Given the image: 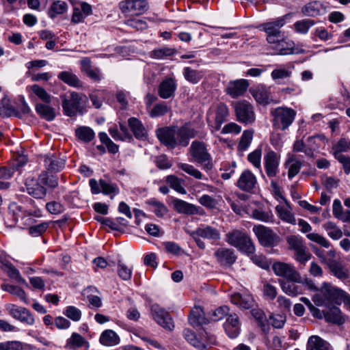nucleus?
Returning <instances> with one entry per match:
<instances>
[{"label":"nucleus","instance_id":"obj_1","mask_svg":"<svg viewBox=\"0 0 350 350\" xmlns=\"http://www.w3.org/2000/svg\"><path fill=\"white\" fill-rule=\"evenodd\" d=\"M58 185V178L47 172H42L37 179L28 178L25 183L23 191L34 198L43 199L47 193L46 187L54 189Z\"/></svg>","mask_w":350,"mask_h":350},{"label":"nucleus","instance_id":"obj_2","mask_svg":"<svg viewBox=\"0 0 350 350\" xmlns=\"http://www.w3.org/2000/svg\"><path fill=\"white\" fill-rule=\"evenodd\" d=\"M64 113L69 117L82 115L88 110V99L83 94L76 92L60 95Z\"/></svg>","mask_w":350,"mask_h":350},{"label":"nucleus","instance_id":"obj_3","mask_svg":"<svg viewBox=\"0 0 350 350\" xmlns=\"http://www.w3.org/2000/svg\"><path fill=\"white\" fill-rule=\"evenodd\" d=\"M273 127L279 131H285L294 122L297 112L291 107L280 106L270 111Z\"/></svg>","mask_w":350,"mask_h":350},{"label":"nucleus","instance_id":"obj_4","mask_svg":"<svg viewBox=\"0 0 350 350\" xmlns=\"http://www.w3.org/2000/svg\"><path fill=\"white\" fill-rule=\"evenodd\" d=\"M226 241L247 255H252L255 246L250 237L243 230H232L226 234Z\"/></svg>","mask_w":350,"mask_h":350},{"label":"nucleus","instance_id":"obj_5","mask_svg":"<svg viewBox=\"0 0 350 350\" xmlns=\"http://www.w3.org/2000/svg\"><path fill=\"white\" fill-rule=\"evenodd\" d=\"M342 295H344V291L324 282L319 293L313 296L312 300L318 306H327L331 302L340 303Z\"/></svg>","mask_w":350,"mask_h":350},{"label":"nucleus","instance_id":"obj_6","mask_svg":"<svg viewBox=\"0 0 350 350\" xmlns=\"http://www.w3.org/2000/svg\"><path fill=\"white\" fill-rule=\"evenodd\" d=\"M291 14H287L282 16L276 18L271 21L261 24L258 28L265 31L267 35V41L269 44L276 43L282 37L280 29L285 25L286 20Z\"/></svg>","mask_w":350,"mask_h":350},{"label":"nucleus","instance_id":"obj_7","mask_svg":"<svg viewBox=\"0 0 350 350\" xmlns=\"http://www.w3.org/2000/svg\"><path fill=\"white\" fill-rule=\"evenodd\" d=\"M190 153L194 161L200 163L204 169L210 170L213 167L211 156L204 142L193 141L190 146Z\"/></svg>","mask_w":350,"mask_h":350},{"label":"nucleus","instance_id":"obj_8","mask_svg":"<svg viewBox=\"0 0 350 350\" xmlns=\"http://www.w3.org/2000/svg\"><path fill=\"white\" fill-rule=\"evenodd\" d=\"M118 8L125 16H139L148 10L149 4L147 0H122Z\"/></svg>","mask_w":350,"mask_h":350},{"label":"nucleus","instance_id":"obj_9","mask_svg":"<svg viewBox=\"0 0 350 350\" xmlns=\"http://www.w3.org/2000/svg\"><path fill=\"white\" fill-rule=\"evenodd\" d=\"M229 116V109L226 105L219 103L215 109H211L207 113V122L215 130L219 131L222 124Z\"/></svg>","mask_w":350,"mask_h":350},{"label":"nucleus","instance_id":"obj_10","mask_svg":"<svg viewBox=\"0 0 350 350\" xmlns=\"http://www.w3.org/2000/svg\"><path fill=\"white\" fill-rule=\"evenodd\" d=\"M253 232L259 243L264 247H274L280 242V237L271 228L262 225L254 226Z\"/></svg>","mask_w":350,"mask_h":350},{"label":"nucleus","instance_id":"obj_11","mask_svg":"<svg viewBox=\"0 0 350 350\" xmlns=\"http://www.w3.org/2000/svg\"><path fill=\"white\" fill-rule=\"evenodd\" d=\"M237 120L243 124H250L254 122L256 117L253 106L247 100H241L234 104Z\"/></svg>","mask_w":350,"mask_h":350},{"label":"nucleus","instance_id":"obj_12","mask_svg":"<svg viewBox=\"0 0 350 350\" xmlns=\"http://www.w3.org/2000/svg\"><path fill=\"white\" fill-rule=\"evenodd\" d=\"M280 155L269 148L264 155V165L267 176L269 178L275 177L279 172Z\"/></svg>","mask_w":350,"mask_h":350},{"label":"nucleus","instance_id":"obj_13","mask_svg":"<svg viewBox=\"0 0 350 350\" xmlns=\"http://www.w3.org/2000/svg\"><path fill=\"white\" fill-rule=\"evenodd\" d=\"M272 268L275 275L278 276L293 282L300 281V274L295 269V267L290 264L278 262L273 265Z\"/></svg>","mask_w":350,"mask_h":350},{"label":"nucleus","instance_id":"obj_14","mask_svg":"<svg viewBox=\"0 0 350 350\" xmlns=\"http://www.w3.org/2000/svg\"><path fill=\"white\" fill-rule=\"evenodd\" d=\"M159 140L169 148L174 149L178 146L176 126L161 128L156 131Z\"/></svg>","mask_w":350,"mask_h":350},{"label":"nucleus","instance_id":"obj_15","mask_svg":"<svg viewBox=\"0 0 350 350\" xmlns=\"http://www.w3.org/2000/svg\"><path fill=\"white\" fill-rule=\"evenodd\" d=\"M198 135V132L192 126L190 122H186L180 127L176 126V137L178 146L186 147L189 140Z\"/></svg>","mask_w":350,"mask_h":350},{"label":"nucleus","instance_id":"obj_16","mask_svg":"<svg viewBox=\"0 0 350 350\" xmlns=\"http://www.w3.org/2000/svg\"><path fill=\"white\" fill-rule=\"evenodd\" d=\"M183 336L191 345L202 350L204 349L206 345H213L215 342L214 336H208L205 332L202 340H198L195 332L189 329H184Z\"/></svg>","mask_w":350,"mask_h":350},{"label":"nucleus","instance_id":"obj_17","mask_svg":"<svg viewBox=\"0 0 350 350\" xmlns=\"http://www.w3.org/2000/svg\"><path fill=\"white\" fill-rule=\"evenodd\" d=\"M151 313L154 320L165 329L172 330L174 328L172 319L168 312L157 304L151 306Z\"/></svg>","mask_w":350,"mask_h":350},{"label":"nucleus","instance_id":"obj_18","mask_svg":"<svg viewBox=\"0 0 350 350\" xmlns=\"http://www.w3.org/2000/svg\"><path fill=\"white\" fill-rule=\"evenodd\" d=\"M298 225L301 227L300 230L302 233H307L306 237L310 241L325 248H328L330 246L329 241L323 236L315 232L309 233L312 230V226L304 219H299L298 220Z\"/></svg>","mask_w":350,"mask_h":350},{"label":"nucleus","instance_id":"obj_19","mask_svg":"<svg viewBox=\"0 0 350 350\" xmlns=\"http://www.w3.org/2000/svg\"><path fill=\"white\" fill-rule=\"evenodd\" d=\"M12 207L22 212V214L20 216L21 222L23 226L28 228L36 224V218H40L42 217V210L39 208L36 207L33 209L22 211V207L18 206L16 204H13L10 208Z\"/></svg>","mask_w":350,"mask_h":350},{"label":"nucleus","instance_id":"obj_20","mask_svg":"<svg viewBox=\"0 0 350 350\" xmlns=\"http://www.w3.org/2000/svg\"><path fill=\"white\" fill-rule=\"evenodd\" d=\"M10 314L15 319L28 325H33L35 319L29 310L25 308L10 305L8 308Z\"/></svg>","mask_w":350,"mask_h":350},{"label":"nucleus","instance_id":"obj_21","mask_svg":"<svg viewBox=\"0 0 350 350\" xmlns=\"http://www.w3.org/2000/svg\"><path fill=\"white\" fill-rule=\"evenodd\" d=\"M257 184L256 176L250 170H244L239 176L236 185L243 191L251 192Z\"/></svg>","mask_w":350,"mask_h":350},{"label":"nucleus","instance_id":"obj_22","mask_svg":"<svg viewBox=\"0 0 350 350\" xmlns=\"http://www.w3.org/2000/svg\"><path fill=\"white\" fill-rule=\"evenodd\" d=\"M192 237H201L203 239L218 241L221 239L219 231L212 226L201 225L195 230L189 232Z\"/></svg>","mask_w":350,"mask_h":350},{"label":"nucleus","instance_id":"obj_23","mask_svg":"<svg viewBox=\"0 0 350 350\" xmlns=\"http://www.w3.org/2000/svg\"><path fill=\"white\" fill-rule=\"evenodd\" d=\"M230 301L241 309L248 310L254 305V299L250 293H234L230 296Z\"/></svg>","mask_w":350,"mask_h":350},{"label":"nucleus","instance_id":"obj_24","mask_svg":"<svg viewBox=\"0 0 350 350\" xmlns=\"http://www.w3.org/2000/svg\"><path fill=\"white\" fill-rule=\"evenodd\" d=\"M249 83L246 79H237L230 81L226 88V92L232 98H236L242 96L247 90Z\"/></svg>","mask_w":350,"mask_h":350},{"label":"nucleus","instance_id":"obj_25","mask_svg":"<svg viewBox=\"0 0 350 350\" xmlns=\"http://www.w3.org/2000/svg\"><path fill=\"white\" fill-rule=\"evenodd\" d=\"M281 199L284 201L285 206H276L275 211L278 217L284 222L295 225L296 219L295 215L291 213V206L288 201L283 196H281Z\"/></svg>","mask_w":350,"mask_h":350},{"label":"nucleus","instance_id":"obj_26","mask_svg":"<svg viewBox=\"0 0 350 350\" xmlns=\"http://www.w3.org/2000/svg\"><path fill=\"white\" fill-rule=\"evenodd\" d=\"M176 86L174 79L166 78L160 83L158 88V94L161 98L167 99L174 96Z\"/></svg>","mask_w":350,"mask_h":350},{"label":"nucleus","instance_id":"obj_27","mask_svg":"<svg viewBox=\"0 0 350 350\" xmlns=\"http://www.w3.org/2000/svg\"><path fill=\"white\" fill-rule=\"evenodd\" d=\"M214 256L221 265L230 266L236 260L234 251L228 248H219L215 252Z\"/></svg>","mask_w":350,"mask_h":350},{"label":"nucleus","instance_id":"obj_28","mask_svg":"<svg viewBox=\"0 0 350 350\" xmlns=\"http://www.w3.org/2000/svg\"><path fill=\"white\" fill-rule=\"evenodd\" d=\"M129 126L135 136L139 140H146L148 137V133L142 122L136 118H130L128 120Z\"/></svg>","mask_w":350,"mask_h":350},{"label":"nucleus","instance_id":"obj_29","mask_svg":"<svg viewBox=\"0 0 350 350\" xmlns=\"http://www.w3.org/2000/svg\"><path fill=\"white\" fill-rule=\"evenodd\" d=\"M44 162L46 168L51 172H59L65 166V159L54 154L46 155Z\"/></svg>","mask_w":350,"mask_h":350},{"label":"nucleus","instance_id":"obj_30","mask_svg":"<svg viewBox=\"0 0 350 350\" xmlns=\"http://www.w3.org/2000/svg\"><path fill=\"white\" fill-rule=\"evenodd\" d=\"M189 321L193 327H197L208 323L210 320L204 317V312L202 307L195 306L191 311Z\"/></svg>","mask_w":350,"mask_h":350},{"label":"nucleus","instance_id":"obj_31","mask_svg":"<svg viewBox=\"0 0 350 350\" xmlns=\"http://www.w3.org/2000/svg\"><path fill=\"white\" fill-rule=\"evenodd\" d=\"M327 265L332 273L337 278L345 280L349 277V271L340 262L333 259H328Z\"/></svg>","mask_w":350,"mask_h":350},{"label":"nucleus","instance_id":"obj_32","mask_svg":"<svg viewBox=\"0 0 350 350\" xmlns=\"http://www.w3.org/2000/svg\"><path fill=\"white\" fill-rule=\"evenodd\" d=\"M173 206L179 213L187 215H195L198 213V207L180 199H174Z\"/></svg>","mask_w":350,"mask_h":350},{"label":"nucleus","instance_id":"obj_33","mask_svg":"<svg viewBox=\"0 0 350 350\" xmlns=\"http://www.w3.org/2000/svg\"><path fill=\"white\" fill-rule=\"evenodd\" d=\"M83 347L88 349L90 347V344L85 338L78 333H72L71 336L66 340V348L68 349L76 350Z\"/></svg>","mask_w":350,"mask_h":350},{"label":"nucleus","instance_id":"obj_34","mask_svg":"<svg viewBox=\"0 0 350 350\" xmlns=\"http://www.w3.org/2000/svg\"><path fill=\"white\" fill-rule=\"evenodd\" d=\"M0 116L8 118L11 116L22 118V115L17 111L10 104V100L7 97H3L0 103Z\"/></svg>","mask_w":350,"mask_h":350},{"label":"nucleus","instance_id":"obj_35","mask_svg":"<svg viewBox=\"0 0 350 350\" xmlns=\"http://www.w3.org/2000/svg\"><path fill=\"white\" fill-rule=\"evenodd\" d=\"M306 350H331L329 344L318 336L308 338Z\"/></svg>","mask_w":350,"mask_h":350},{"label":"nucleus","instance_id":"obj_36","mask_svg":"<svg viewBox=\"0 0 350 350\" xmlns=\"http://www.w3.org/2000/svg\"><path fill=\"white\" fill-rule=\"evenodd\" d=\"M57 77L69 86L74 88H81L83 86V83L72 71L60 72L58 74Z\"/></svg>","mask_w":350,"mask_h":350},{"label":"nucleus","instance_id":"obj_37","mask_svg":"<svg viewBox=\"0 0 350 350\" xmlns=\"http://www.w3.org/2000/svg\"><path fill=\"white\" fill-rule=\"evenodd\" d=\"M297 283H301V280L299 282H293L287 280V281L281 282L280 285L282 291L286 294L292 297H295L302 293L301 286Z\"/></svg>","mask_w":350,"mask_h":350},{"label":"nucleus","instance_id":"obj_38","mask_svg":"<svg viewBox=\"0 0 350 350\" xmlns=\"http://www.w3.org/2000/svg\"><path fill=\"white\" fill-rule=\"evenodd\" d=\"M27 160L25 157H20L13 167H0V178L9 179L14 172V170H19L21 167L26 164Z\"/></svg>","mask_w":350,"mask_h":350},{"label":"nucleus","instance_id":"obj_39","mask_svg":"<svg viewBox=\"0 0 350 350\" xmlns=\"http://www.w3.org/2000/svg\"><path fill=\"white\" fill-rule=\"evenodd\" d=\"M252 94L260 104L267 105L269 103V92L264 85L257 86L252 90Z\"/></svg>","mask_w":350,"mask_h":350},{"label":"nucleus","instance_id":"obj_40","mask_svg":"<svg viewBox=\"0 0 350 350\" xmlns=\"http://www.w3.org/2000/svg\"><path fill=\"white\" fill-rule=\"evenodd\" d=\"M99 340L103 345L114 346L119 344L120 338L114 331L107 329L101 334Z\"/></svg>","mask_w":350,"mask_h":350},{"label":"nucleus","instance_id":"obj_41","mask_svg":"<svg viewBox=\"0 0 350 350\" xmlns=\"http://www.w3.org/2000/svg\"><path fill=\"white\" fill-rule=\"evenodd\" d=\"M323 8L322 4L317 1H313L306 4L301 9L304 15L310 17H316L321 14V10Z\"/></svg>","mask_w":350,"mask_h":350},{"label":"nucleus","instance_id":"obj_42","mask_svg":"<svg viewBox=\"0 0 350 350\" xmlns=\"http://www.w3.org/2000/svg\"><path fill=\"white\" fill-rule=\"evenodd\" d=\"M275 44L273 49L278 51V54L284 55L293 53L294 43L291 41H286L282 37L280 38V41Z\"/></svg>","mask_w":350,"mask_h":350},{"label":"nucleus","instance_id":"obj_43","mask_svg":"<svg viewBox=\"0 0 350 350\" xmlns=\"http://www.w3.org/2000/svg\"><path fill=\"white\" fill-rule=\"evenodd\" d=\"M183 74L187 81L196 84L203 78L204 72L203 70H194L190 67H185L183 69Z\"/></svg>","mask_w":350,"mask_h":350},{"label":"nucleus","instance_id":"obj_44","mask_svg":"<svg viewBox=\"0 0 350 350\" xmlns=\"http://www.w3.org/2000/svg\"><path fill=\"white\" fill-rule=\"evenodd\" d=\"M323 318L327 322L338 325H341L345 322V319L341 315V312L337 307H334L330 310L323 312Z\"/></svg>","mask_w":350,"mask_h":350},{"label":"nucleus","instance_id":"obj_45","mask_svg":"<svg viewBox=\"0 0 350 350\" xmlns=\"http://www.w3.org/2000/svg\"><path fill=\"white\" fill-rule=\"evenodd\" d=\"M333 156L343 155L342 152H348L350 150V139L341 137L332 146Z\"/></svg>","mask_w":350,"mask_h":350},{"label":"nucleus","instance_id":"obj_46","mask_svg":"<svg viewBox=\"0 0 350 350\" xmlns=\"http://www.w3.org/2000/svg\"><path fill=\"white\" fill-rule=\"evenodd\" d=\"M36 112L47 121H52L55 117V109L49 105L38 103L36 106Z\"/></svg>","mask_w":350,"mask_h":350},{"label":"nucleus","instance_id":"obj_47","mask_svg":"<svg viewBox=\"0 0 350 350\" xmlns=\"http://www.w3.org/2000/svg\"><path fill=\"white\" fill-rule=\"evenodd\" d=\"M254 130L249 129L243 132L238 144V150L244 152L250 147L254 137Z\"/></svg>","mask_w":350,"mask_h":350},{"label":"nucleus","instance_id":"obj_48","mask_svg":"<svg viewBox=\"0 0 350 350\" xmlns=\"http://www.w3.org/2000/svg\"><path fill=\"white\" fill-rule=\"evenodd\" d=\"M165 181L170 187L180 194H186L187 191L183 187L184 180L175 175H169Z\"/></svg>","mask_w":350,"mask_h":350},{"label":"nucleus","instance_id":"obj_49","mask_svg":"<svg viewBox=\"0 0 350 350\" xmlns=\"http://www.w3.org/2000/svg\"><path fill=\"white\" fill-rule=\"evenodd\" d=\"M3 269L7 273L8 275L14 279L18 283L27 284L26 281L21 276L19 271L10 262H6L3 264Z\"/></svg>","mask_w":350,"mask_h":350},{"label":"nucleus","instance_id":"obj_50","mask_svg":"<svg viewBox=\"0 0 350 350\" xmlns=\"http://www.w3.org/2000/svg\"><path fill=\"white\" fill-rule=\"evenodd\" d=\"M76 136L79 139L88 143L91 142L95 136L94 131L88 126H80L75 130Z\"/></svg>","mask_w":350,"mask_h":350},{"label":"nucleus","instance_id":"obj_51","mask_svg":"<svg viewBox=\"0 0 350 350\" xmlns=\"http://www.w3.org/2000/svg\"><path fill=\"white\" fill-rule=\"evenodd\" d=\"M146 204L150 206L152 211H153L158 217H162L167 213L168 210L167 206L163 202L154 198L149 200L146 202Z\"/></svg>","mask_w":350,"mask_h":350},{"label":"nucleus","instance_id":"obj_52","mask_svg":"<svg viewBox=\"0 0 350 350\" xmlns=\"http://www.w3.org/2000/svg\"><path fill=\"white\" fill-rule=\"evenodd\" d=\"M288 248L294 252L306 247L304 241L299 235H289L286 239Z\"/></svg>","mask_w":350,"mask_h":350},{"label":"nucleus","instance_id":"obj_53","mask_svg":"<svg viewBox=\"0 0 350 350\" xmlns=\"http://www.w3.org/2000/svg\"><path fill=\"white\" fill-rule=\"evenodd\" d=\"M292 70L290 68H286L284 65H280L273 70L271 77L273 80L284 79L291 77Z\"/></svg>","mask_w":350,"mask_h":350},{"label":"nucleus","instance_id":"obj_54","mask_svg":"<svg viewBox=\"0 0 350 350\" xmlns=\"http://www.w3.org/2000/svg\"><path fill=\"white\" fill-rule=\"evenodd\" d=\"M68 5L64 1H55L53 3L49 10V15L53 18L58 14H62L67 11Z\"/></svg>","mask_w":350,"mask_h":350},{"label":"nucleus","instance_id":"obj_55","mask_svg":"<svg viewBox=\"0 0 350 350\" xmlns=\"http://www.w3.org/2000/svg\"><path fill=\"white\" fill-rule=\"evenodd\" d=\"M323 228L327 231L328 236L334 240L340 239L342 236L341 229L332 221H327L323 224Z\"/></svg>","mask_w":350,"mask_h":350},{"label":"nucleus","instance_id":"obj_56","mask_svg":"<svg viewBox=\"0 0 350 350\" xmlns=\"http://www.w3.org/2000/svg\"><path fill=\"white\" fill-rule=\"evenodd\" d=\"M315 24L314 21L311 19H302L294 23V28L297 33L306 34L310 28Z\"/></svg>","mask_w":350,"mask_h":350},{"label":"nucleus","instance_id":"obj_57","mask_svg":"<svg viewBox=\"0 0 350 350\" xmlns=\"http://www.w3.org/2000/svg\"><path fill=\"white\" fill-rule=\"evenodd\" d=\"M3 290L10 293V294L18 297L21 301L27 303L25 292L19 286L10 284H3L1 286Z\"/></svg>","mask_w":350,"mask_h":350},{"label":"nucleus","instance_id":"obj_58","mask_svg":"<svg viewBox=\"0 0 350 350\" xmlns=\"http://www.w3.org/2000/svg\"><path fill=\"white\" fill-rule=\"evenodd\" d=\"M31 91L41 100L44 103H50L51 101V96L44 88L39 85L34 84L29 87Z\"/></svg>","mask_w":350,"mask_h":350},{"label":"nucleus","instance_id":"obj_59","mask_svg":"<svg viewBox=\"0 0 350 350\" xmlns=\"http://www.w3.org/2000/svg\"><path fill=\"white\" fill-rule=\"evenodd\" d=\"M262 145L247 155V160L257 169H261Z\"/></svg>","mask_w":350,"mask_h":350},{"label":"nucleus","instance_id":"obj_60","mask_svg":"<svg viewBox=\"0 0 350 350\" xmlns=\"http://www.w3.org/2000/svg\"><path fill=\"white\" fill-rule=\"evenodd\" d=\"M49 227V222L44 221L38 224H34L28 228V233L34 237L41 236Z\"/></svg>","mask_w":350,"mask_h":350},{"label":"nucleus","instance_id":"obj_61","mask_svg":"<svg viewBox=\"0 0 350 350\" xmlns=\"http://www.w3.org/2000/svg\"><path fill=\"white\" fill-rule=\"evenodd\" d=\"M170 109V107H168L165 103H158L151 109L149 111V115L153 118L163 116L168 113Z\"/></svg>","mask_w":350,"mask_h":350},{"label":"nucleus","instance_id":"obj_62","mask_svg":"<svg viewBox=\"0 0 350 350\" xmlns=\"http://www.w3.org/2000/svg\"><path fill=\"white\" fill-rule=\"evenodd\" d=\"M177 166L179 169L182 170L187 174L193 176L196 179H202L203 178L202 174L192 165L185 163H178Z\"/></svg>","mask_w":350,"mask_h":350},{"label":"nucleus","instance_id":"obj_63","mask_svg":"<svg viewBox=\"0 0 350 350\" xmlns=\"http://www.w3.org/2000/svg\"><path fill=\"white\" fill-rule=\"evenodd\" d=\"M175 53L174 49L165 46L154 49L152 51V57L156 59H163L173 55Z\"/></svg>","mask_w":350,"mask_h":350},{"label":"nucleus","instance_id":"obj_64","mask_svg":"<svg viewBox=\"0 0 350 350\" xmlns=\"http://www.w3.org/2000/svg\"><path fill=\"white\" fill-rule=\"evenodd\" d=\"M99 185L101 188L102 192L105 195H109L111 193H118L119 189L116 184H113L109 182H107L103 179L99 180Z\"/></svg>","mask_w":350,"mask_h":350}]
</instances>
